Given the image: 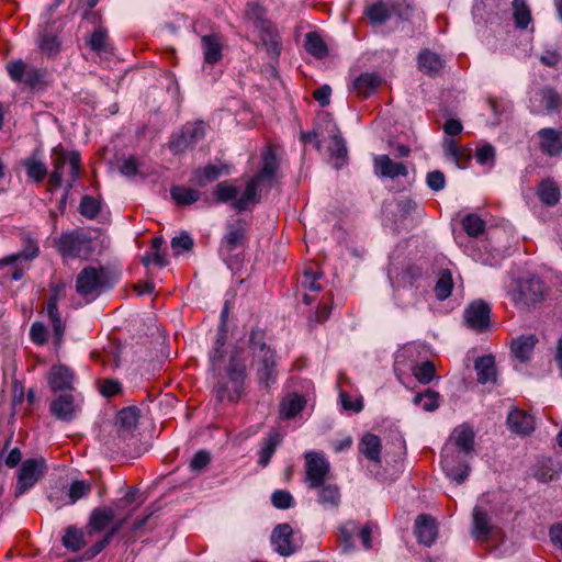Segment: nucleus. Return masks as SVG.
Wrapping results in <instances>:
<instances>
[{"label": "nucleus", "instance_id": "f257e3e1", "mask_svg": "<svg viewBox=\"0 0 562 562\" xmlns=\"http://www.w3.org/2000/svg\"><path fill=\"white\" fill-rule=\"evenodd\" d=\"M473 446V430L462 425L454 429L449 442L442 448V470L457 484H462L469 476L470 465L467 457L471 454Z\"/></svg>", "mask_w": 562, "mask_h": 562}, {"label": "nucleus", "instance_id": "f03ea898", "mask_svg": "<svg viewBox=\"0 0 562 562\" xmlns=\"http://www.w3.org/2000/svg\"><path fill=\"white\" fill-rule=\"evenodd\" d=\"M249 348L252 356L251 367L258 383L269 387L278 378V356L265 330L255 328L250 331Z\"/></svg>", "mask_w": 562, "mask_h": 562}, {"label": "nucleus", "instance_id": "7ed1b4c3", "mask_svg": "<svg viewBox=\"0 0 562 562\" xmlns=\"http://www.w3.org/2000/svg\"><path fill=\"white\" fill-rule=\"evenodd\" d=\"M261 168L247 181L243 194L233 202V207L238 212L250 210L259 201L261 189L271 188L276 181L279 161L274 149L268 146L261 154Z\"/></svg>", "mask_w": 562, "mask_h": 562}, {"label": "nucleus", "instance_id": "20e7f679", "mask_svg": "<svg viewBox=\"0 0 562 562\" xmlns=\"http://www.w3.org/2000/svg\"><path fill=\"white\" fill-rule=\"evenodd\" d=\"M67 162L69 164V190L79 178L81 164L80 155L76 150L67 153L63 149L55 148L53 150V171L48 178L49 190H55L61 187L64 169Z\"/></svg>", "mask_w": 562, "mask_h": 562}, {"label": "nucleus", "instance_id": "39448f33", "mask_svg": "<svg viewBox=\"0 0 562 562\" xmlns=\"http://www.w3.org/2000/svg\"><path fill=\"white\" fill-rule=\"evenodd\" d=\"M246 380V367L244 363H238L234 358L229 360L227 367L226 379L220 380L214 386V392L218 401L227 400L229 402H237L244 391Z\"/></svg>", "mask_w": 562, "mask_h": 562}, {"label": "nucleus", "instance_id": "423d86ee", "mask_svg": "<svg viewBox=\"0 0 562 562\" xmlns=\"http://www.w3.org/2000/svg\"><path fill=\"white\" fill-rule=\"evenodd\" d=\"M413 11L407 0L379 1L366 7L364 15L372 26H380L393 16L407 20Z\"/></svg>", "mask_w": 562, "mask_h": 562}, {"label": "nucleus", "instance_id": "0eeeda50", "mask_svg": "<svg viewBox=\"0 0 562 562\" xmlns=\"http://www.w3.org/2000/svg\"><path fill=\"white\" fill-rule=\"evenodd\" d=\"M514 304L521 310L539 307L546 300L547 288L539 278L519 280L510 294Z\"/></svg>", "mask_w": 562, "mask_h": 562}, {"label": "nucleus", "instance_id": "6e6552de", "mask_svg": "<svg viewBox=\"0 0 562 562\" xmlns=\"http://www.w3.org/2000/svg\"><path fill=\"white\" fill-rule=\"evenodd\" d=\"M46 470L47 464L43 457L24 460L16 474L15 495H23L32 488L44 476Z\"/></svg>", "mask_w": 562, "mask_h": 562}, {"label": "nucleus", "instance_id": "1a4fd4ad", "mask_svg": "<svg viewBox=\"0 0 562 562\" xmlns=\"http://www.w3.org/2000/svg\"><path fill=\"white\" fill-rule=\"evenodd\" d=\"M106 286V271L102 268L86 267L76 279V291L85 297L91 296L94 299Z\"/></svg>", "mask_w": 562, "mask_h": 562}, {"label": "nucleus", "instance_id": "9d476101", "mask_svg": "<svg viewBox=\"0 0 562 562\" xmlns=\"http://www.w3.org/2000/svg\"><path fill=\"white\" fill-rule=\"evenodd\" d=\"M205 123L203 121L187 123L179 134L172 136L169 148L173 154L184 153L192 148L205 136Z\"/></svg>", "mask_w": 562, "mask_h": 562}, {"label": "nucleus", "instance_id": "9b49d317", "mask_svg": "<svg viewBox=\"0 0 562 562\" xmlns=\"http://www.w3.org/2000/svg\"><path fill=\"white\" fill-rule=\"evenodd\" d=\"M248 231L247 223L237 220L226 226V233L222 238L220 255L227 260L237 249L243 248Z\"/></svg>", "mask_w": 562, "mask_h": 562}, {"label": "nucleus", "instance_id": "f8f14e48", "mask_svg": "<svg viewBox=\"0 0 562 562\" xmlns=\"http://www.w3.org/2000/svg\"><path fill=\"white\" fill-rule=\"evenodd\" d=\"M305 460V481L308 487H321L325 483L326 475L329 472L328 461L318 452H307Z\"/></svg>", "mask_w": 562, "mask_h": 562}, {"label": "nucleus", "instance_id": "ddd939ff", "mask_svg": "<svg viewBox=\"0 0 562 562\" xmlns=\"http://www.w3.org/2000/svg\"><path fill=\"white\" fill-rule=\"evenodd\" d=\"M90 243L91 240L86 234L64 233L58 241V250L64 257L77 258L89 254Z\"/></svg>", "mask_w": 562, "mask_h": 562}, {"label": "nucleus", "instance_id": "4468645a", "mask_svg": "<svg viewBox=\"0 0 562 562\" xmlns=\"http://www.w3.org/2000/svg\"><path fill=\"white\" fill-rule=\"evenodd\" d=\"M491 307L483 300L473 301L464 311V322L473 330L483 333L490 326Z\"/></svg>", "mask_w": 562, "mask_h": 562}, {"label": "nucleus", "instance_id": "2eb2a0df", "mask_svg": "<svg viewBox=\"0 0 562 562\" xmlns=\"http://www.w3.org/2000/svg\"><path fill=\"white\" fill-rule=\"evenodd\" d=\"M562 103V97L552 88L541 89L531 100V113L548 114L559 111Z\"/></svg>", "mask_w": 562, "mask_h": 562}, {"label": "nucleus", "instance_id": "dca6fc26", "mask_svg": "<svg viewBox=\"0 0 562 562\" xmlns=\"http://www.w3.org/2000/svg\"><path fill=\"white\" fill-rule=\"evenodd\" d=\"M75 373L65 364H54L48 373L47 382L53 392H65L74 389Z\"/></svg>", "mask_w": 562, "mask_h": 562}, {"label": "nucleus", "instance_id": "f3484780", "mask_svg": "<svg viewBox=\"0 0 562 562\" xmlns=\"http://www.w3.org/2000/svg\"><path fill=\"white\" fill-rule=\"evenodd\" d=\"M50 413L59 420L70 422L75 418L78 404L70 393H63L52 401Z\"/></svg>", "mask_w": 562, "mask_h": 562}, {"label": "nucleus", "instance_id": "a211bd4d", "mask_svg": "<svg viewBox=\"0 0 562 562\" xmlns=\"http://www.w3.org/2000/svg\"><path fill=\"white\" fill-rule=\"evenodd\" d=\"M229 168L226 165H206L192 172L190 182L199 188L216 181L222 175H228Z\"/></svg>", "mask_w": 562, "mask_h": 562}, {"label": "nucleus", "instance_id": "6ab92c4d", "mask_svg": "<svg viewBox=\"0 0 562 562\" xmlns=\"http://www.w3.org/2000/svg\"><path fill=\"white\" fill-rule=\"evenodd\" d=\"M293 530L289 524L278 525L271 535V543L274 550L281 555H290L295 548L292 543Z\"/></svg>", "mask_w": 562, "mask_h": 562}, {"label": "nucleus", "instance_id": "aec40b11", "mask_svg": "<svg viewBox=\"0 0 562 562\" xmlns=\"http://www.w3.org/2000/svg\"><path fill=\"white\" fill-rule=\"evenodd\" d=\"M492 530L493 526L487 512L480 506H475L472 513V537L476 541L485 542L488 540Z\"/></svg>", "mask_w": 562, "mask_h": 562}, {"label": "nucleus", "instance_id": "412c9836", "mask_svg": "<svg viewBox=\"0 0 562 562\" xmlns=\"http://www.w3.org/2000/svg\"><path fill=\"white\" fill-rule=\"evenodd\" d=\"M375 173L384 178L406 177L407 168L403 162L393 161L387 155L374 157Z\"/></svg>", "mask_w": 562, "mask_h": 562}, {"label": "nucleus", "instance_id": "4be33fe9", "mask_svg": "<svg viewBox=\"0 0 562 562\" xmlns=\"http://www.w3.org/2000/svg\"><path fill=\"white\" fill-rule=\"evenodd\" d=\"M414 532L419 543L431 546L437 538L436 520L428 515H419L415 520Z\"/></svg>", "mask_w": 562, "mask_h": 562}, {"label": "nucleus", "instance_id": "5701e85b", "mask_svg": "<svg viewBox=\"0 0 562 562\" xmlns=\"http://www.w3.org/2000/svg\"><path fill=\"white\" fill-rule=\"evenodd\" d=\"M114 519V510L111 507L94 508L89 517L87 533L92 536L105 530Z\"/></svg>", "mask_w": 562, "mask_h": 562}, {"label": "nucleus", "instance_id": "b1692460", "mask_svg": "<svg viewBox=\"0 0 562 562\" xmlns=\"http://www.w3.org/2000/svg\"><path fill=\"white\" fill-rule=\"evenodd\" d=\"M256 30L267 52L272 56H279L281 53V37L277 26L271 21H268Z\"/></svg>", "mask_w": 562, "mask_h": 562}, {"label": "nucleus", "instance_id": "393cba45", "mask_svg": "<svg viewBox=\"0 0 562 562\" xmlns=\"http://www.w3.org/2000/svg\"><path fill=\"white\" fill-rule=\"evenodd\" d=\"M283 440L280 431L273 429L268 432V435L261 440L260 449L258 451V464L262 468L267 467L274 454L277 448L281 445Z\"/></svg>", "mask_w": 562, "mask_h": 562}, {"label": "nucleus", "instance_id": "a878e982", "mask_svg": "<svg viewBox=\"0 0 562 562\" xmlns=\"http://www.w3.org/2000/svg\"><path fill=\"white\" fill-rule=\"evenodd\" d=\"M538 344L536 335L520 336L512 341V355L519 362L525 363L530 360L535 346Z\"/></svg>", "mask_w": 562, "mask_h": 562}, {"label": "nucleus", "instance_id": "bb28decb", "mask_svg": "<svg viewBox=\"0 0 562 562\" xmlns=\"http://www.w3.org/2000/svg\"><path fill=\"white\" fill-rule=\"evenodd\" d=\"M507 425L510 430L519 435H528L535 428L533 417L526 412L514 408L508 413Z\"/></svg>", "mask_w": 562, "mask_h": 562}, {"label": "nucleus", "instance_id": "cd10ccee", "mask_svg": "<svg viewBox=\"0 0 562 562\" xmlns=\"http://www.w3.org/2000/svg\"><path fill=\"white\" fill-rule=\"evenodd\" d=\"M540 149L548 156H557L562 150L561 134L551 127L541 128L538 132Z\"/></svg>", "mask_w": 562, "mask_h": 562}, {"label": "nucleus", "instance_id": "c85d7f7f", "mask_svg": "<svg viewBox=\"0 0 562 562\" xmlns=\"http://www.w3.org/2000/svg\"><path fill=\"white\" fill-rule=\"evenodd\" d=\"M306 400L303 395L297 393H290L285 395L280 402V418L289 420L299 415L305 407Z\"/></svg>", "mask_w": 562, "mask_h": 562}, {"label": "nucleus", "instance_id": "c756f323", "mask_svg": "<svg viewBox=\"0 0 562 562\" xmlns=\"http://www.w3.org/2000/svg\"><path fill=\"white\" fill-rule=\"evenodd\" d=\"M381 439L371 432H366L358 445L359 452L374 463L381 461Z\"/></svg>", "mask_w": 562, "mask_h": 562}, {"label": "nucleus", "instance_id": "7c9ffc66", "mask_svg": "<svg viewBox=\"0 0 562 562\" xmlns=\"http://www.w3.org/2000/svg\"><path fill=\"white\" fill-rule=\"evenodd\" d=\"M204 61L214 65L222 59L223 43L218 35L210 34L201 38Z\"/></svg>", "mask_w": 562, "mask_h": 562}, {"label": "nucleus", "instance_id": "2f4dec72", "mask_svg": "<svg viewBox=\"0 0 562 562\" xmlns=\"http://www.w3.org/2000/svg\"><path fill=\"white\" fill-rule=\"evenodd\" d=\"M57 302L58 291H55L47 301L46 312L53 325L55 345L59 346L64 336L65 326L59 315Z\"/></svg>", "mask_w": 562, "mask_h": 562}, {"label": "nucleus", "instance_id": "473e14b6", "mask_svg": "<svg viewBox=\"0 0 562 562\" xmlns=\"http://www.w3.org/2000/svg\"><path fill=\"white\" fill-rule=\"evenodd\" d=\"M477 382L481 384L496 382L495 358L492 355L479 357L474 364Z\"/></svg>", "mask_w": 562, "mask_h": 562}, {"label": "nucleus", "instance_id": "72a5a7b5", "mask_svg": "<svg viewBox=\"0 0 562 562\" xmlns=\"http://www.w3.org/2000/svg\"><path fill=\"white\" fill-rule=\"evenodd\" d=\"M417 61L419 69L428 76H436L440 74L445 66L443 59L438 54L429 49L422 50L418 55Z\"/></svg>", "mask_w": 562, "mask_h": 562}, {"label": "nucleus", "instance_id": "f704fd0d", "mask_svg": "<svg viewBox=\"0 0 562 562\" xmlns=\"http://www.w3.org/2000/svg\"><path fill=\"white\" fill-rule=\"evenodd\" d=\"M541 203L547 206H555L560 201V188L552 179L542 180L537 190Z\"/></svg>", "mask_w": 562, "mask_h": 562}, {"label": "nucleus", "instance_id": "c9c22d12", "mask_svg": "<svg viewBox=\"0 0 562 562\" xmlns=\"http://www.w3.org/2000/svg\"><path fill=\"white\" fill-rule=\"evenodd\" d=\"M170 195L178 206H188L198 202L202 193L190 187L172 186L170 188Z\"/></svg>", "mask_w": 562, "mask_h": 562}, {"label": "nucleus", "instance_id": "e433bc0d", "mask_svg": "<svg viewBox=\"0 0 562 562\" xmlns=\"http://www.w3.org/2000/svg\"><path fill=\"white\" fill-rule=\"evenodd\" d=\"M138 422V409L136 407H125L121 409L116 416L115 427L120 436H125L134 429Z\"/></svg>", "mask_w": 562, "mask_h": 562}, {"label": "nucleus", "instance_id": "4c0bfd02", "mask_svg": "<svg viewBox=\"0 0 562 562\" xmlns=\"http://www.w3.org/2000/svg\"><path fill=\"white\" fill-rule=\"evenodd\" d=\"M381 83V79L375 74H361L353 82V88L359 95L367 98L373 93Z\"/></svg>", "mask_w": 562, "mask_h": 562}, {"label": "nucleus", "instance_id": "58836bf2", "mask_svg": "<svg viewBox=\"0 0 562 562\" xmlns=\"http://www.w3.org/2000/svg\"><path fill=\"white\" fill-rule=\"evenodd\" d=\"M359 525L356 521H347L339 527L338 541L344 552L355 549L353 538L358 536Z\"/></svg>", "mask_w": 562, "mask_h": 562}, {"label": "nucleus", "instance_id": "ea45409f", "mask_svg": "<svg viewBox=\"0 0 562 562\" xmlns=\"http://www.w3.org/2000/svg\"><path fill=\"white\" fill-rule=\"evenodd\" d=\"M125 519H122L117 521L114 526L110 528V530L104 535V537L95 542L92 547L87 549L81 558L86 560H90L98 555L101 551H103L112 541L113 537L116 535V532L121 529L123 526Z\"/></svg>", "mask_w": 562, "mask_h": 562}, {"label": "nucleus", "instance_id": "a19ab883", "mask_svg": "<svg viewBox=\"0 0 562 562\" xmlns=\"http://www.w3.org/2000/svg\"><path fill=\"white\" fill-rule=\"evenodd\" d=\"M38 254L40 248L37 243L31 238H26L24 248L20 252L3 258L2 260H0V263L3 266H9L13 265L19 259L32 260L36 258Z\"/></svg>", "mask_w": 562, "mask_h": 562}, {"label": "nucleus", "instance_id": "79ce46f5", "mask_svg": "<svg viewBox=\"0 0 562 562\" xmlns=\"http://www.w3.org/2000/svg\"><path fill=\"white\" fill-rule=\"evenodd\" d=\"M318 502L325 508H336L340 503V492L337 485L323 484L318 487Z\"/></svg>", "mask_w": 562, "mask_h": 562}, {"label": "nucleus", "instance_id": "37998d69", "mask_svg": "<svg viewBox=\"0 0 562 562\" xmlns=\"http://www.w3.org/2000/svg\"><path fill=\"white\" fill-rule=\"evenodd\" d=\"M85 544L83 531L76 526H69L63 537V546L72 552H77L85 547Z\"/></svg>", "mask_w": 562, "mask_h": 562}, {"label": "nucleus", "instance_id": "c03bdc74", "mask_svg": "<svg viewBox=\"0 0 562 562\" xmlns=\"http://www.w3.org/2000/svg\"><path fill=\"white\" fill-rule=\"evenodd\" d=\"M90 48L99 55L110 54L112 52L109 36L102 27L95 29L88 41Z\"/></svg>", "mask_w": 562, "mask_h": 562}, {"label": "nucleus", "instance_id": "a18cd8bd", "mask_svg": "<svg viewBox=\"0 0 562 562\" xmlns=\"http://www.w3.org/2000/svg\"><path fill=\"white\" fill-rule=\"evenodd\" d=\"M305 48L311 55L318 59L326 57L328 54L327 45L316 32H310L306 34Z\"/></svg>", "mask_w": 562, "mask_h": 562}, {"label": "nucleus", "instance_id": "49530a36", "mask_svg": "<svg viewBox=\"0 0 562 562\" xmlns=\"http://www.w3.org/2000/svg\"><path fill=\"white\" fill-rule=\"evenodd\" d=\"M453 288L452 274L448 269L439 272L437 283L435 285L436 297L440 301L448 299Z\"/></svg>", "mask_w": 562, "mask_h": 562}, {"label": "nucleus", "instance_id": "de8ad7c7", "mask_svg": "<svg viewBox=\"0 0 562 562\" xmlns=\"http://www.w3.org/2000/svg\"><path fill=\"white\" fill-rule=\"evenodd\" d=\"M513 16L518 29H527L531 22L530 9L524 0H513Z\"/></svg>", "mask_w": 562, "mask_h": 562}, {"label": "nucleus", "instance_id": "09e8293b", "mask_svg": "<svg viewBox=\"0 0 562 562\" xmlns=\"http://www.w3.org/2000/svg\"><path fill=\"white\" fill-rule=\"evenodd\" d=\"M239 193L238 187L234 186L229 181H222L214 188L213 194L218 203H227L235 201Z\"/></svg>", "mask_w": 562, "mask_h": 562}, {"label": "nucleus", "instance_id": "8fccbe9b", "mask_svg": "<svg viewBox=\"0 0 562 562\" xmlns=\"http://www.w3.org/2000/svg\"><path fill=\"white\" fill-rule=\"evenodd\" d=\"M26 175L35 182L42 181L47 176V168L41 160L30 157L23 160Z\"/></svg>", "mask_w": 562, "mask_h": 562}, {"label": "nucleus", "instance_id": "3c124183", "mask_svg": "<svg viewBox=\"0 0 562 562\" xmlns=\"http://www.w3.org/2000/svg\"><path fill=\"white\" fill-rule=\"evenodd\" d=\"M413 375L422 384H428L435 379L436 368L430 361L417 363L412 369Z\"/></svg>", "mask_w": 562, "mask_h": 562}, {"label": "nucleus", "instance_id": "603ef678", "mask_svg": "<svg viewBox=\"0 0 562 562\" xmlns=\"http://www.w3.org/2000/svg\"><path fill=\"white\" fill-rule=\"evenodd\" d=\"M439 394L428 389L425 393H420L415 395L413 402L415 405H422L423 409L426 412H434L439 406Z\"/></svg>", "mask_w": 562, "mask_h": 562}, {"label": "nucleus", "instance_id": "864d4df0", "mask_svg": "<svg viewBox=\"0 0 562 562\" xmlns=\"http://www.w3.org/2000/svg\"><path fill=\"white\" fill-rule=\"evenodd\" d=\"M462 227L471 237L480 236L485 229L484 221L475 214H468L462 218Z\"/></svg>", "mask_w": 562, "mask_h": 562}, {"label": "nucleus", "instance_id": "5fc2aeb1", "mask_svg": "<svg viewBox=\"0 0 562 562\" xmlns=\"http://www.w3.org/2000/svg\"><path fill=\"white\" fill-rule=\"evenodd\" d=\"M91 492V484L87 481L77 480L70 484L68 491V504H75L77 501L88 496Z\"/></svg>", "mask_w": 562, "mask_h": 562}, {"label": "nucleus", "instance_id": "6e6d98bb", "mask_svg": "<svg viewBox=\"0 0 562 562\" xmlns=\"http://www.w3.org/2000/svg\"><path fill=\"white\" fill-rule=\"evenodd\" d=\"M328 150L331 157H334L337 161H340V164L336 162V167L339 168L347 157L346 143L339 134H334L331 136V143L328 147Z\"/></svg>", "mask_w": 562, "mask_h": 562}, {"label": "nucleus", "instance_id": "4d7b16f0", "mask_svg": "<svg viewBox=\"0 0 562 562\" xmlns=\"http://www.w3.org/2000/svg\"><path fill=\"white\" fill-rule=\"evenodd\" d=\"M246 18L252 23L255 29H258L269 20L266 18V10L258 3H248L246 9Z\"/></svg>", "mask_w": 562, "mask_h": 562}, {"label": "nucleus", "instance_id": "13d9d810", "mask_svg": "<svg viewBox=\"0 0 562 562\" xmlns=\"http://www.w3.org/2000/svg\"><path fill=\"white\" fill-rule=\"evenodd\" d=\"M100 202L90 195L82 196L79 211L87 218H94L100 212Z\"/></svg>", "mask_w": 562, "mask_h": 562}, {"label": "nucleus", "instance_id": "bf43d9fd", "mask_svg": "<svg viewBox=\"0 0 562 562\" xmlns=\"http://www.w3.org/2000/svg\"><path fill=\"white\" fill-rule=\"evenodd\" d=\"M271 503L276 508L288 509L293 506L294 499L290 492L277 490L271 495Z\"/></svg>", "mask_w": 562, "mask_h": 562}, {"label": "nucleus", "instance_id": "052dcab7", "mask_svg": "<svg viewBox=\"0 0 562 562\" xmlns=\"http://www.w3.org/2000/svg\"><path fill=\"white\" fill-rule=\"evenodd\" d=\"M475 159L482 166H493L495 161V148L491 144H485L476 149Z\"/></svg>", "mask_w": 562, "mask_h": 562}, {"label": "nucleus", "instance_id": "680f3d73", "mask_svg": "<svg viewBox=\"0 0 562 562\" xmlns=\"http://www.w3.org/2000/svg\"><path fill=\"white\" fill-rule=\"evenodd\" d=\"M60 47V43L58 38L54 35H43L40 40V48L47 56H55L58 54Z\"/></svg>", "mask_w": 562, "mask_h": 562}, {"label": "nucleus", "instance_id": "e2e57ef3", "mask_svg": "<svg viewBox=\"0 0 562 562\" xmlns=\"http://www.w3.org/2000/svg\"><path fill=\"white\" fill-rule=\"evenodd\" d=\"M321 277V273L312 269H305L301 281L302 285L310 291L318 292L322 290V285L318 283Z\"/></svg>", "mask_w": 562, "mask_h": 562}, {"label": "nucleus", "instance_id": "0e129e2a", "mask_svg": "<svg viewBox=\"0 0 562 562\" xmlns=\"http://www.w3.org/2000/svg\"><path fill=\"white\" fill-rule=\"evenodd\" d=\"M193 247V239L186 233L178 237H173L171 240V248L176 255H180L183 251H189Z\"/></svg>", "mask_w": 562, "mask_h": 562}, {"label": "nucleus", "instance_id": "69168bd1", "mask_svg": "<svg viewBox=\"0 0 562 562\" xmlns=\"http://www.w3.org/2000/svg\"><path fill=\"white\" fill-rule=\"evenodd\" d=\"M426 183L432 191H440L446 187V177L442 171L434 170L427 173Z\"/></svg>", "mask_w": 562, "mask_h": 562}, {"label": "nucleus", "instance_id": "338daca9", "mask_svg": "<svg viewBox=\"0 0 562 562\" xmlns=\"http://www.w3.org/2000/svg\"><path fill=\"white\" fill-rule=\"evenodd\" d=\"M30 338L36 345H44L47 341V329L41 322H35L30 328Z\"/></svg>", "mask_w": 562, "mask_h": 562}, {"label": "nucleus", "instance_id": "774afa93", "mask_svg": "<svg viewBox=\"0 0 562 562\" xmlns=\"http://www.w3.org/2000/svg\"><path fill=\"white\" fill-rule=\"evenodd\" d=\"M26 69V65L21 59L13 60L7 64V70L10 78L16 82L23 79Z\"/></svg>", "mask_w": 562, "mask_h": 562}]
</instances>
